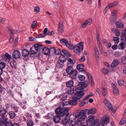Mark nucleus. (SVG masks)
<instances>
[{
	"mask_svg": "<svg viewBox=\"0 0 126 126\" xmlns=\"http://www.w3.org/2000/svg\"><path fill=\"white\" fill-rule=\"evenodd\" d=\"M69 110L68 108H62L61 106H59L55 110V112L57 115L60 116L62 117L65 116L66 118L68 117L69 116V113L68 112Z\"/></svg>",
	"mask_w": 126,
	"mask_h": 126,
	"instance_id": "nucleus-1",
	"label": "nucleus"
},
{
	"mask_svg": "<svg viewBox=\"0 0 126 126\" xmlns=\"http://www.w3.org/2000/svg\"><path fill=\"white\" fill-rule=\"evenodd\" d=\"M84 43L82 42L79 43L77 45L74 46L73 49L74 52L77 54H79L83 50Z\"/></svg>",
	"mask_w": 126,
	"mask_h": 126,
	"instance_id": "nucleus-2",
	"label": "nucleus"
},
{
	"mask_svg": "<svg viewBox=\"0 0 126 126\" xmlns=\"http://www.w3.org/2000/svg\"><path fill=\"white\" fill-rule=\"evenodd\" d=\"M95 117L93 115L89 116L86 119V121L88 126H94L97 122L95 123Z\"/></svg>",
	"mask_w": 126,
	"mask_h": 126,
	"instance_id": "nucleus-3",
	"label": "nucleus"
},
{
	"mask_svg": "<svg viewBox=\"0 0 126 126\" xmlns=\"http://www.w3.org/2000/svg\"><path fill=\"white\" fill-rule=\"evenodd\" d=\"M74 84L73 81L72 80H70L67 82L66 83L67 86L70 89L67 91V93L69 94H72L74 92V89L72 87L73 86Z\"/></svg>",
	"mask_w": 126,
	"mask_h": 126,
	"instance_id": "nucleus-4",
	"label": "nucleus"
},
{
	"mask_svg": "<svg viewBox=\"0 0 126 126\" xmlns=\"http://www.w3.org/2000/svg\"><path fill=\"white\" fill-rule=\"evenodd\" d=\"M110 121L109 117L108 116L106 115L104 116L101 119V121L102 123H101L99 122H97L96 123H98L100 124V126L101 124L104 126L105 125H106L109 123Z\"/></svg>",
	"mask_w": 126,
	"mask_h": 126,
	"instance_id": "nucleus-5",
	"label": "nucleus"
},
{
	"mask_svg": "<svg viewBox=\"0 0 126 126\" xmlns=\"http://www.w3.org/2000/svg\"><path fill=\"white\" fill-rule=\"evenodd\" d=\"M117 4L118 2L117 1H115L108 4L105 7L104 10V14H106L108 10L112 7L115 6Z\"/></svg>",
	"mask_w": 126,
	"mask_h": 126,
	"instance_id": "nucleus-6",
	"label": "nucleus"
},
{
	"mask_svg": "<svg viewBox=\"0 0 126 126\" xmlns=\"http://www.w3.org/2000/svg\"><path fill=\"white\" fill-rule=\"evenodd\" d=\"M103 102L105 105L108 109L111 110L113 113H114L116 111V110L113 109V107L112 105L107 100L105 99Z\"/></svg>",
	"mask_w": 126,
	"mask_h": 126,
	"instance_id": "nucleus-7",
	"label": "nucleus"
},
{
	"mask_svg": "<svg viewBox=\"0 0 126 126\" xmlns=\"http://www.w3.org/2000/svg\"><path fill=\"white\" fill-rule=\"evenodd\" d=\"M8 29L10 31L11 34L10 35V37L9 39V42L10 43H12L14 40V37L13 34L16 33L17 31H15L12 30L11 27V26H9L8 27Z\"/></svg>",
	"mask_w": 126,
	"mask_h": 126,
	"instance_id": "nucleus-8",
	"label": "nucleus"
},
{
	"mask_svg": "<svg viewBox=\"0 0 126 126\" xmlns=\"http://www.w3.org/2000/svg\"><path fill=\"white\" fill-rule=\"evenodd\" d=\"M116 10H114L111 13L110 17V22H112L115 21L116 19V14L117 13Z\"/></svg>",
	"mask_w": 126,
	"mask_h": 126,
	"instance_id": "nucleus-9",
	"label": "nucleus"
},
{
	"mask_svg": "<svg viewBox=\"0 0 126 126\" xmlns=\"http://www.w3.org/2000/svg\"><path fill=\"white\" fill-rule=\"evenodd\" d=\"M88 82L87 81H85L81 83L80 85L81 88L77 87L75 89V91L80 90L81 89H83L85 88L88 85Z\"/></svg>",
	"mask_w": 126,
	"mask_h": 126,
	"instance_id": "nucleus-10",
	"label": "nucleus"
},
{
	"mask_svg": "<svg viewBox=\"0 0 126 126\" xmlns=\"http://www.w3.org/2000/svg\"><path fill=\"white\" fill-rule=\"evenodd\" d=\"M34 49L37 53L42 50L43 49V47L41 45L37 44H34L33 46Z\"/></svg>",
	"mask_w": 126,
	"mask_h": 126,
	"instance_id": "nucleus-11",
	"label": "nucleus"
},
{
	"mask_svg": "<svg viewBox=\"0 0 126 126\" xmlns=\"http://www.w3.org/2000/svg\"><path fill=\"white\" fill-rule=\"evenodd\" d=\"M75 119L72 118H69L68 120V123L70 126H74V125H75L76 123L77 122V119L76 118L74 117Z\"/></svg>",
	"mask_w": 126,
	"mask_h": 126,
	"instance_id": "nucleus-12",
	"label": "nucleus"
},
{
	"mask_svg": "<svg viewBox=\"0 0 126 126\" xmlns=\"http://www.w3.org/2000/svg\"><path fill=\"white\" fill-rule=\"evenodd\" d=\"M21 56V54L19 51L17 50H15L13 53V56L15 59L19 58Z\"/></svg>",
	"mask_w": 126,
	"mask_h": 126,
	"instance_id": "nucleus-13",
	"label": "nucleus"
},
{
	"mask_svg": "<svg viewBox=\"0 0 126 126\" xmlns=\"http://www.w3.org/2000/svg\"><path fill=\"white\" fill-rule=\"evenodd\" d=\"M78 74L77 71L74 70L69 74L70 78L73 79H75Z\"/></svg>",
	"mask_w": 126,
	"mask_h": 126,
	"instance_id": "nucleus-14",
	"label": "nucleus"
},
{
	"mask_svg": "<svg viewBox=\"0 0 126 126\" xmlns=\"http://www.w3.org/2000/svg\"><path fill=\"white\" fill-rule=\"evenodd\" d=\"M63 24L62 22H60L58 24V33H61L63 32Z\"/></svg>",
	"mask_w": 126,
	"mask_h": 126,
	"instance_id": "nucleus-15",
	"label": "nucleus"
},
{
	"mask_svg": "<svg viewBox=\"0 0 126 126\" xmlns=\"http://www.w3.org/2000/svg\"><path fill=\"white\" fill-rule=\"evenodd\" d=\"M111 85L112 87L114 94L115 95H117L119 93V91L116 86L114 84H112Z\"/></svg>",
	"mask_w": 126,
	"mask_h": 126,
	"instance_id": "nucleus-16",
	"label": "nucleus"
},
{
	"mask_svg": "<svg viewBox=\"0 0 126 126\" xmlns=\"http://www.w3.org/2000/svg\"><path fill=\"white\" fill-rule=\"evenodd\" d=\"M86 74L88 77L89 83H91L92 86H93L94 84V82L91 75L89 72H87Z\"/></svg>",
	"mask_w": 126,
	"mask_h": 126,
	"instance_id": "nucleus-17",
	"label": "nucleus"
},
{
	"mask_svg": "<svg viewBox=\"0 0 126 126\" xmlns=\"http://www.w3.org/2000/svg\"><path fill=\"white\" fill-rule=\"evenodd\" d=\"M7 118L5 116H2L1 118L0 122L1 123V126L4 125L7 122Z\"/></svg>",
	"mask_w": 126,
	"mask_h": 126,
	"instance_id": "nucleus-18",
	"label": "nucleus"
},
{
	"mask_svg": "<svg viewBox=\"0 0 126 126\" xmlns=\"http://www.w3.org/2000/svg\"><path fill=\"white\" fill-rule=\"evenodd\" d=\"M96 40L97 43L98 44V46L99 48V49H100L101 51L102 49V46L101 43L100 42V40L99 39V34H98L97 32V37H96Z\"/></svg>",
	"mask_w": 126,
	"mask_h": 126,
	"instance_id": "nucleus-19",
	"label": "nucleus"
},
{
	"mask_svg": "<svg viewBox=\"0 0 126 126\" xmlns=\"http://www.w3.org/2000/svg\"><path fill=\"white\" fill-rule=\"evenodd\" d=\"M84 94V93L80 91H79L76 93L75 94V96H76L80 98V99L81 98Z\"/></svg>",
	"mask_w": 126,
	"mask_h": 126,
	"instance_id": "nucleus-20",
	"label": "nucleus"
},
{
	"mask_svg": "<svg viewBox=\"0 0 126 126\" xmlns=\"http://www.w3.org/2000/svg\"><path fill=\"white\" fill-rule=\"evenodd\" d=\"M119 61L117 59H114L111 65V67H115L119 64Z\"/></svg>",
	"mask_w": 126,
	"mask_h": 126,
	"instance_id": "nucleus-21",
	"label": "nucleus"
},
{
	"mask_svg": "<svg viewBox=\"0 0 126 126\" xmlns=\"http://www.w3.org/2000/svg\"><path fill=\"white\" fill-rule=\"evenodd\" d=\"M60 60H58L57 62L56 66L59 68H62L64 65V63Z\"/></svg>",
	"mask_w": 126,
	"mask_h": 126,
	"instance_id": "nucleus-22",
	"label": "nucleus"
},
{
	"mask_svg": "<svg viewBox=\"0 0 126 126\" xmlns=\"http://www.w3.org/2000/svg\"><path fill=\"white\" fill-rule=\"evenodd\" d=\"M22 55L24 57H25L28 56L29 54V51L26 49H24L22 51Z\"/></svg>",
	"mask_w": 126,
	"mask_h": 126,
	"instance_id": "nucleus-23",
	"label": "nucleus"
},
{
	"mask_svg": "<svg viewBox=\"0 0 126 126\" xmlns=\"http://www.w3.org/2000/svg\"><path fill=\"white\" fill-rule=\"evenodd\" d=\"M43 53L45 55H48L50 53L49 49L47 47H45L42 49Z\"/></svg>",
	"mask_w": 126,
	"mask_h": 126,
	"instance_id": "nucleus-24",
	"label": "nucleus"
},
{
	"mask_svg": "<svg viewBox=\"0 0 126 126\" xmlns=\"http://www.w3.org/2000/svg\"><path fill=\"white\" fill-rule=\"evenodd\" d=\"M84 65L83 64H78L77 66V69L80 71H85L83 70L84 69Z\"/></svg>",
	"mask_w": 126,
	"mask_h": 126,
	"instance_id": "nucleus-25",
	"label": "nucleus"
},
{
	"mask_svg": "<svg viewBox=\"0 0 126 126\" xmlns=\"http://www.w3.org/2000/svg\"><path fill=\"white\" fill-rule=\"evenodd\" d=\"M115 24L117 28H123L124 27L123 24L121 22H116L115 23Z\"/></svg>",
	"mask_w": 126,
	"mask_h": 126,
	"instance_id": "nucleus-26",
	"label": "nucleus"
},
{
	"mask_svg": "<svg viewBox=\"0 0 126 126\" xmlns=\"http://www.w3.org/2000/svg\"><path fill=\"white\" fill-rule=\"evenodd\" d=\"M74 70L72 66H69L66 70V72L67 74L69 75Z\"/></svg>",
	"mask_w": 126,
	"mask_h": 126,
	"instance_id": "nucleus-27",
	"label": "nucleus"
},
{
	"mask_svg": "<svg viewBox=\"0 0 126 126\" xmlns=\"http://www.w3.org/2000/svg\"><path fill=\"white\" fill-rule=\"evenodd\" d=\"M96 112V110L94 108H92L89 110L88 111V113L90 114H94Z\"/></svg>",
	"mask_w": 126,
	"mask_h": 126,
	"instance_id": "nucleus-28",
	"label": "nucleus"
},
{
	"mask_svg": "<svg viewBox=\"0 0 126 126\" xmlns=\"http://www.w3.org/2000/svg\"><path fill=\"white\" fill-rule=\"evenodd\" d=\"M6 113V111L4 109H2L0 110V115L1 116H4Z\"/></svg>",
	"mask_w": 126,
	"mask_h": 126,
	"instance_id": "nucleus-29",
	"label": "nucleus"
},
{
	"mask_svg": "<svg viewBox=\"0 0 126 126\" xmlns=\"http://www.w3.org/2000/svg\"><path fill=\"white\" fill-rule=\"evenodd\" d=\"M16 115L15 112L13 111H10L9 113V116L10 118L11 119L14 118L16 116Z\"/></svg>",
	"mask_w": 126,
	"mask_h": 126,
	"instance_id": "nucleus-30",
	"label": "nucleus"
},
{
	"mask_svg": "<svg viewBox=\"0 0 126 126\" xmlns=\"http://www.w3.org/2000/svg\"><path fill=\"white\" fill-rule=\"evenodd\" d=\"M59 116V115H57V116H55L53 120L55 123H58L60 122L61 118Z\"/></svg>",
	"mask_w": 126,
	"mask_h": 126,
	"instance_id": "nucleus-31",
	"label": "nucleus"
},
{
	"mask_svg": "<svg viewBox=\"0 0 126 126\" xmlns=\"http://www.w3.org/2000/svg\"><path fill=\"white\" fill-rule=\"evenodd\" d=\"M67 98V95L65 93L63 94L60 96V98L61 100L63 101L65 100Z\"/></svg>",
	"mask_w": 126,
	"mask_h": 126,
	"instance_id": "nucleus-32",
	"label": "nucleus"
},
{
	"mask_svg": "<svg viewBox=\"0 0 126 126\" xmlns=\"http://www.w3.org/2000/svg\"><path fill=\"white\" fill-rule=\"evenodd\" d=\"M62 52L64 54V55L65 56L68 57H70L71 56V55L69 52L65 50H63Z\"/></svg>",
	"mask_w": 126,
	"mask_h": 126,
	"instance_id": "nucleus-33",
	"label": "nucleus"
},
{
	"mask_svg": "<svg viewBox=\"0 0 126 126\" xmlns=\"http://www.w3.org/2000/svg\"><path fill=\"white\" fill-rule=\"evenodd\" d=\"M66 59V58L65 56L63 54H61L60 56L59 60H58L63 61L62 62L64 63Z\"/></svg>",
	"mask_w": 126,
	"mask_h": 126,
	"instance_id": "nucleus-34",
	"label": "nucleus"
},
{
	"mask_svg": "<svg viewBox=\"0 0 126 126\" xmlns=\"http://www.w3.org/2000/svg\"><path fill=\"white\" fill-rule=\"evenodd\" d=\"M54 116V113L51 112L49 113L47 116V119H52L53 118Z\"/></svg>",
	"mask_w": 126,
	"mask_h": 126,
	"instance_id": "nucleus-35",
	"label": "nucleus"
},
{
	"mask_svg": "<svg viewBox=\"0 0 126 126\" xmlns=\"http://www.w3.org/2000/svg\"><path fill=\"white\" fill-rule=\"evenodd\" d=\"M27 124L28 126H33L34 124L32 120L29 119L27 121Z\"/></svg>",
	"mask_w": 126,
	"mask_h": 126,
	"instance_id": "nucleus-36",
	"label": "nucleus"
},
{
	"mask_svg": "<svg viewBox=\"0 0 126 126\" xmlns=\"http://www.w3.org/2000/svg\"><path fill=\"white\" fill-rule=\"evenodd\" d=\"M60 43L63 45H65L67 44L68 42V41L64 39H61L60 40Z\"/></svg>",
	"mask_w": 126,
	"mask_h": 126,
	"instance_id": "nucleus-37",
	"label": "nucleus"
},
{
	"mask_svg": "<svg viewBox=\"0 0 126 126\" xmlns=\"http://www.w3.org/2000/svg\"><path fill=\"white\" fill-rule=\"evenodd\" d=\"M118 45L119 48L122 50H123L125 48V45L124 43L121 42Z\"/></svg>",
	"mask_w": 126,
	"mask_h": 126,
	"instance_id": "nucleus-38",
	"label": "nucleus"
},
{
	"mask_svg": "<svg viewBox=\"0 0 126 126\" xmlns=\"http://www.w3.org/2000/svg\"><path fill=\"white\" fill-rule=\"evenodd\" d=\"M66 46L67 48L71 50L73 49L74 46H73L71 43H69V42L67 44Z\"/></svg>",
	"mask_w": 126,
	"mask_h": 126,
	"instance_id": "nucleus-39",
	"label": "nucleus"
},
{
	"mask_svg": "<svg viewBox=\"0 0 126 126\" xmlns=\"http://www.w3.org/2000/svg\"><path fill=\"white\" fill-rule=\"evenodd\" d=\"M92 19L91 18L87 19L85 22L87 25H90L92 24Z\"/></svg>",
	"mask_w": 126,
	"mask_h": 126,
	"instance_id": "nucleus-40",
	"label": "nucleus"
},
{
	"mask_svg": "<svg viewBox=\"0 0 126 126\" xmlns=\"http://www.w3.org/2000/svg\"><path fill=\"white\" fill-rule=\"evenodd\" d=\"M121 63L124 65H126V56H123L121 59Z\"/></svg>",
	"mask_w": 126,
	"mask_h": 126,
	"instance_id": "nucleus-41",
	"label": "nucleus"
},
{
	"mask_svg": "<svg viewBox=\"0 0 126 126\" xmlns=\"http://www.w3.org/2000/svg\"><path fill=\"white\" fill-rule=\"evenodd\" d=\"M33 47H32L30 48V51L31 53L32 54H37V52L35 51Z\"/></svg>",
	"mask_w": 126,
	"mask_h": 126,
	"instance_id": "nucleus-42",
	"label": "nucleus"
},
{
	"mask_svg": "<svg viewBox=\"0 0 126 126\" xmlns=\"http://www.w3.org/2000/svg\"><path fill=\"white\" fill-rule=\"evenodd\" d=\"M72 99L74 100L77 103V102H79L80 100V98L78 97H77L76 96L73 97L72 98Z\"/></svg>",
	"mask_w": 126,
	"mask_h": 126,
	"instance_id": "nucleus-43",
	"label": "nucleus"
},
{
	"mask_svg": "<svg viewBox=\"0 0 126 126\" xmlns=\"http://www.w3.org/2000/svg\"><path fill=\"white\" fill-rule=\"evenodd\" d=\"M11 58V56L8 53H6L4 57V60L9 59Z\"/></svg>",
	"mask_w": 126,
	"mask_h": 126,
	"instance_id": "nucleus-44",
	"label": "nucleus"
},
{
	"mask_svg": "<svg viewBox=\"0 0 126 126\" xmlns=\"http://www.w3.org/2000/svg\"><path fill=\"white\" fill-rule=\"evenodd\" d=\"M94 95V94L92 92L90 94H89L86 97L84 98L83 99V100L85 101L87 100L90 97H92Z\"/></svg>",
	"mask_w": 126,
	"mask_h": 126,
	"instance_id": "nucleus-45",
	"label": "nucleus"
},
{
	"mask_svg": "<svg viewBox=\"0 0 126 126\" xmlns=\"http://www.w3.org/2000/svg\"><path fill=\"white\" fill-rule=\"evenodd\" d=\"M119 38L118 37H114L113 38V41L115 44H118L119 42Z\"/></svg>",
	"mask_w": 126,
	"mask_h": 126,
	"instance_id": "nucleus-46",
	"label": "nucleus"
},
{
	"mask_svg": "<svg viewBox=\"0 0 126 126\" xmlns=\"http://www.w3.org/2000/svg\"><path fill=\"white\" fill-rule=\"evenodd\" d=\"M102 92L103 96H105L107 94V90L105 88H103L102 89Z\"/></svg>",
	"mask_w": 126,
	"mask_h": 126,
	"instance_id": "nucleus-47",
	"label": "nucleus"
},
{
	"mask_svg": "<svg viewBox=\"0 0 126 126\" xmlns=\"http://www.w3.org/2000/svg\"><path fill=\"white\" fill-rule=\"evenodd\" d=\"M126 122V119L125 118H123L121 119L119 123L120 125H122L124 124Z\"/></svg>",
	"mask_w": 126,
	"mask_h": 126,
	"instance_id": "nucleus-48",
	"label": "nucleus"
},
{
	"mask_svg": "<svg viewBox=\"0 0 126 126\" xmlns=\"http://www.w3.org/2000/svg\"><path fill=\"white\" fill-rule=\"evenodd\" d=\"M37 22L36 21H33L31 25V27L33 28H35L37 26Z\"/></svg>",
	"mask_w": 126,
	"mask_h": 126,
	"instance_id": "nucleus-49",
	"label": "nucleus"
},
{
	"mask_svg": "<svg viewBox=\"0 0 126 126\" xmlns=\"http://www.w3.org/2000/svg\"><path fill=\"white\" fill-rule=\"evenodd\" d=\"M62 77L60 75L58 74L56 77V81H60L62 80Z\"/></svg>",
	"mask_w": 126,
	"mask_h": 126,
	"instance_id": "nucleus-50",
	"label": "nucleus"
},
{
	"mask_svg": "<svg viewBox=\"0 0 126 126\" xmlns=\"http://www.w3.org/2000/svg\"><path fill=\"white\" fill-rule=\"evenodd\" d=\"M56 49L54 47H51L49 49L50 52H52V54H55V52H56Z\"/></svg>",
	"mask_w": 126,
	"mask_h": 126,
	"instance_id": "nucleus-51",
	"label": "nucleus"
},
{
	"mask_svg": "<svg viewBox=\"0 0 126 126\" xmlns=\"http://www.w3.org/2000/svg\"><path fill=\"white\" fill-rule=\"evenodd\" d=\"M118 82L119 85L122 86L124 83V80L122 79H120L118 80Z\"/></svg>",
	"mask_w": 126,
	"mask_h": 126,
	"instance_id": "nucleus-52",
	"label": "nucleus"
},
{
	"mask_svg": "<svg viewBox=\"0 0 126 126\" xmlns=\"http://www.w3.org/2000/svg\"><path fill=\"white\" fill-rule=\"evenodd\" d=\"M34 10L35 12L37 13L40 10V7L38 6H35L34 7Z\"/></svg>",
	"mask_w": 126,
	"mask_h": 126,
	"instance_id": "nucleus-53",
	"label": "nucleus"
},
{
	"mask_svg": "<svg viewBox=\"0 0 126 126\" xmlns=\"http://www.w3.org/2000/svg\"><path fill=\"white\" fill-rule=\"evenodd\" d=\"M6 66L5 64L3 62H1L0 63V68L2 69L4 68Z\"/></svg>",
	"mask_w": 126,
	"mask_h": 126,
	"instance_id": "nucleus-54",
	"label": "nucleus"
},
{
	"mask_svg": "<svg viewBox=\"0 0 126 126\" xmlns=\"http://www.w3.org/2000/svg\"><path fill=\"white\" fill-rule=\"evenodd\" d=\"M67 60L68 61V64H73L74 63L73 61L71 58H67Z\"/></svg>",
	"mask_w": 126,
	"mask_h": 126,
	"instance_id": "nucleus-55",
	"label": "nucleus"
},
{
	"mask_svg": "<svg viewBox=\"0 0 126 126\" xmlns=\"http://www.w3.org/2000/svg\"><path fill=\"white\" fill-rule=\"evenodd\" d=\"M78 78L79 79L81 80H84L85 78V77L82 75H79L78 76Z\"/></svg>",
	"mask_w": 126,
	"mask_h": 126,
	"instance_id": "nucleus-56",
	"label": "nucleus"
},
{
	"mask_svg": "<svg viewBox=\"0 0 126 126\" xmlns=\"http://www.w3.org/2000/svg\"><path fill=\"white\" fill-rule=\"evenodd\" d=\"M68 120L67 119H66V118L63 119L61 122L64 125L66 124L67 123H68Z\"/></svg>",
	"mask_w": 126,
	"mask_h": 126,
	"instance_id": "nucleus-57",
	"label": "nucleus"
},
{
	"mask_svg": "<svg viewBox=\"0 0 126 126\" xmlns=\"http://www.w3.org/2000/svg\"><path fill=\"white\" fill-rule=\"evenodd\" d=\"M10 64L12 67H15L16 63L14 61H12L10 63Z\"/></svg>",
	"mask_w": 126,
	"mask_h": 126,
	"instance_id": "nucleus-58",
	"label": "nucleus"
},
{
	"mask_svg": "<svg viewBox=\"0 0 126 126\" xmlns=\"http://www.w3.org/2000/svg\"><path fill=\"white\" fill-rule=\"evenodd\" d=\"M69 104H70L71 105H75L77 104V103L74 100L72 99V100H71L69 101Z\"/></svg>",
	"mask_w": 126,
	"mask_h": 126,
	"instance_id": "nucleus-59",
	"label": "nucleus"
},
{
	"mask_svg": "<svg viewBox=\"0 0 126 126\" xmlns=\"http://www.w3.org/2000/svg\"><path fill=\"white\" fill-rule=\"evenodd\" d=\"M2 126H12V123L10 122H8Z\"/></svg>",
	"mask_w": 126,
	"mask_h": 126,
	"instance_id": "nucleus-60",
	"label": "nucleus"
},
{
	"mask_svg": "<svg viewBox=\"0 0 126 126\" xmlns=\"http://www.w3.org/2000/svg\"><path fill=\"white\" fill-rule=\"evenodd\" d=\"M103 72L105 75L109 73L108 70L106 69H102Z\"/></svg>",
	"mask_w": 126,
	"mask_h": 126,
	"instance_id": "nucleus-61",
	"label": "nucleus"
},
{
	"mask_svg": "<svg viewBox=\"0 0 126 126\" xmlns=\"http://www.w3.org/2000/svg\"><path fill=\"white\" fill-rule=\"evenodd\" d=\"M54 34V33L53 31H52L51 32L48 31L47 32V34L48 35H53Z\"/></svg>",
	"mask_w": 126,
	"mask_h": 126,
	"instance_id": "nucleus-62",
	"label": "nucleus"
},
{
	"mask_svg": "<svg viewBox=\"0 0 126 126\" xmlns=\"http://www.w3.org/2000/svg\"><path fill=\"white\" fill-rule=\"evenodd\" d=\"M115 34L117 36H119L120 35V33L119 31L117 29H115Z\"/></svg>",
	"mask_w": 126,
	"mask_h": 126,
	"instance_id": "nucleus-63",
	"label": "nucleus"
},
{
	"mask_svg": "<svg viewBox=\"0 0 126 126\" xmlns=\"http://www.w3.org/2000/svg\"><path fill=\"white\" fill-rule=\"evenodd\" d=\"M94 51L95 52V55H99V52L96 47H95L94 48Z\"/></svg>",
	"mask_w": 126,
	"mask_h": 126,
	"instance_id": "nucleus-64",
	"label": "nucleus"
}]
</instances>
